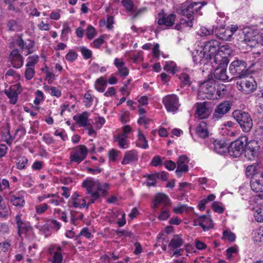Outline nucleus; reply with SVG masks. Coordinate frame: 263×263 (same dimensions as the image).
<instances>
[{
	"instance_id": "1",
	"label": "nucleus",
	"mask_w": 263,
	"mask_h": 263,
	"mask_svg": "<svg viewBox=\"0 0 263 263\" xmlns=\"http://www.w3.org/2000/svg\"><path fill=\"white\" fill-rule=\"evenodd\" d=\"M82 186L86 188V197L85 198H82L77 192H74L68 202L69 207L76 209H82L85 206L87 208L89 204L93 203L101 196H105L108 186L107 183L101 184L99 181L91 179L84 180Z\"/></svg>"
},
{
	"instance_id": "2",
	"label": "nucleus",
	"mask_w": 263,
	"mask_h": 263,
	"mask_svg": "<svg viewBox=\"0 0 263 263\" xmlns=\"http://www.w3.org/2000/svg\"><path fill=\"white\" fill-rule=\"evenodd\" d=\"M220 43L216 40H211L206 42L203 47L198 49L193 54V61L195 63L205 64L209 61H214V57L218 52Z\"/></svg>"
},
{
	"instance_id": "3",
	"label": "nucleus",
	"mask_w": 263,
	"mask_h": 263,
	"mask_svg": "<svg viewBox=\"0 0 263 263\" xmlns=\"http://www.w3.org/2000/svg\"><path fill=\"white\" fill-rule=\"evenodd\" d=\"M151 207L156 212H160V214H169L171 208L170 199L165 194L159 193L154 197Z\"/></svg>"
},
{
	"instance_id": "4",
	"label": "nucleus",
	"mask_w": 263,
	"mask_h": 263,
	"mask_svg": "<svg viewBox=\"0 0 263 263\" xmlns=\"http://www.w3.org/2000/svg\"><path fill=\"white\" fill-rule=\"evenodd\" d=\"M243 41L250 47H255L257 44L263 45V33H259L258 30L251 28L245 29Z\"/></svg>"
},
{
	"instance_id": "5",
	"label": "nucleus",
	"mask_w": 263,
	"mask_h": 263,
	"mask_svg": "<svg viewBox=\"0 0 263 263\" xmlns=\"http://www.w3.org/2000/svg\"><path fill=\"white\" fill-rule=\"evenodd\" d=\"M207 2L190 3L186 1L183 3L180 7V13L186 16L187 18L194 19V15Z\"/></svg>"
},
{
	"instance_id": "6",
	"label": "nucleus",
	"mask_w": 263,
	"mask_h": 263,
	"mask_svg": "<svg viewBox=\"0 0 263 263\" xmlns=\"http://www.w3.org/2000/svg\"><path fill=\"white\" fill-rule=\"evenodd\" d=\"M229 71L235 78L239 79L244 78L249 74L246 62L238 59L230 64Z\"/></svg>"
},
{
	"instance_id": "7",
	"label": "nucleus",
	"mask_w": 263,
	"mask_h": 263,
	"mask_svg": "<svg viewBox=\"0 0 263 263\" xmlns=\"http://www.w3.org/2000/svg\"><path fill=\"white\" fill-rule=\"evenodd\" d=\"M233 117L239 123L242 130L249 132L253 126V121L251 116L247 112L237 110L233 112Z\"/></svg>"
},
{
	"instance_id": "8",
	"label": "nucleus",
	"mask_w": 263,
	"mask_h": 263,
	"mask_svg": "<svg viewBox=\"0 0 263 263\" xmlns=\"http://www.w3.org/2000/svg\"><path fill=\"white\" fill-rule=\"evenodd\" d=\"M198 96L202 99H214V95L216 91V83L213 80H208L202 83H199Z\"/></svg>"
},
{
	"instance_id": "9",
	"label": "nucleus",
	"mask_w": 263,
	"mask_h": 263,
	"mask_svg": "<svg viewBox=\"0 0 263 263\" xmlns=\"http://www.w3.org/2000/svg\"><path fill=\"white\" fill-rule=\"evenodd\" d=\"M247 144V138L241 137L232 142L228 148L229 155L233 157H240L244 151Z\"/></svg>"
},
{
	"instance_id": "10",
	"label": "nucleus",
	"mask_w": 263,
	"mask_h": 263,
	"mask_svg": "<svg viewBox=\"0 0 263 263\" xmlns=\"http://www.w3.org/2000/svg\"><path fill=\"white\" fill-rule=\"evenodd\" d=\"M237 87L245 95L253 93L257 88V84L254 79L250 77L248 79H240L236 83Z\"/></svg>"
},
{
	"instance_id": "11",
	"label": "nucleus",
	"mask_w": 263,
	"mask_h": 263,
	"mask_svg": "<svg viewBox=\"0 0 263 263\" xmlns=\"http://www.w3.org/2000/svg\"><path fill=\"white\" fill-rule=\"evenodd\" d=\"M250 186L254 192L261 193L256 196L255 200H263V173H260L251 178Z\"/></svg>"
},
{
	"instance_id": "12",
	"label": "nucleus",
	"mask_w": 263,
	"mask_h": 263,
	"mask_svg": "<svg viewBox=\"0 0 263 263\" xmlns=\"http://www.w3.org/2000/svg\"><path fill=\"white\" fill-rule=\"evenodd\" d=\"M162 102L168 112L175 113L177 112L180 107L178 97L175 95H168L162 99Z\"/></svg>"
},
{
	"instance_id": "13",
	"label": "nucleus",
	"mask_w": 263,
	"mask_h": 263,
	"mask_svg": "<svg viewBox=\"0 0 263 263\" xmlns=\"http://www.w3.org/2000/svg\"><path fill=\"white\" fill-rule=\"evenodd\" d=\"M232 50L228 45H223L219 46L218 52L214 57V62L218 63L222 62L228 63V57L232 53Z\"/></svg>"
},
{
	"instance_id": "14",
	"label": "nucleus",
	"mask_w": 263,
	"mask_h": 263,
	"mask_svg": "<svg viewBox=\"0 0 263 263\" xmlns=\"http://www.w3.org/2000/svg\"><path fill=\"white\" fill-rule=\"evenodd\" d=\"M87 149L84 145H80L72 149L70 156V161L80 163L87 155Z\"/></svg>"
},
{
	"instance_id": "15",
	"label": "nucleus",
	"mask_w": 263,
	"mask_h": 263,
	"mask_svg": "<svg viewBox=\"0 0 263 263\" xmlns=\"http://www.w3.org/2000/svg\"><path fill=\"white\" fill-rule=\"evenodd\" d=\"M194 226H199L206 231L213 228L214 224L210 215H202L194 220Z\"/></svg>"
},
{
	"instance_id": "16",
	"label": "nucleus",
	"mask_w": 263,
	"mask_h": 263,
	"mask_svg": "<svg viewBox=\"0 0 263 263\" xmlns=\"http://www.w3.org/2000/svg\"><path fill=\"white\" fill-rule=\"evenodd\" d=\"M175 18L176 15L175 14H164V11L162 10V12L158 15L157 23L159 25H164L167 27H170L174 25Z\"/></svg>"
},
{
	"instance_id": "17",
	"label": "nucleus",
	"mask_w": 263,
	"mask_h": 263,
	"mask_svg": "<svg viewBox=\"0 0 263 263\" xmlns=\"http://www.w3.org/2000/svg\"><path fill=\"white\" fill-rule=\"evenodd\" d=\"M231 108V104L229 101H224L219 104L215 108L213 115L215 121L218 120L222 118Z\"/></svg>"
},
{
	"instance_id": "18",
	"label": "nucleus",
	"mask_w": 263,
	"mask_h": 263,
	"mask_svg": "<svg viewBox=\"0 0 263 263\" xmlns=\"http://www.w3.org/2000/svg\"><path fill=\"white\" fill-rule=\"evenodd\" d=\"M218 66L215 69L213 73L215 79L224 81L228 80L229 77L227 74V67L228 63L218 62Z\"/></svg>"
},
{
	"instance_id": "19",
	"label": "nucleus",
	"mask_w": 263,
	"mask_h": 263,
	"mask_svg": "<svg viewBox=\"0 0 263 263\" xmlns=\"http://www.w3.org/2000/svg\"><path fill=\"white\" fill-rule=\"evenodd\" d=\"M189 162V158L185 155L180 156L177 162L176 175L178 177H181L182 173H186L189 171L187 164Z\"/></svg>"
},
{
	"instance_id": "20",
	"label": "nucleus",
	"mask_w": 263,
	"mask_h": 263,
	"mask_svg": "<svg viewBox=\"0 0 263 263\" xmlns=\"http://www.w3.org/2000/svg\"><path fill=\"white\" fill-rule=\"evenodd\" d=\"M9 58L13 67L20 68L23 66L24 60L18 50H13L10 53Z\"/></svg>"
},
{
	"instance_id": "21",
	"label": "nucleus",
	"mask_w": 263,
	"mask_h": 263,
	"mask_svg": "<svg viewBox=\"0 0 263 263\" xmlns=\"http://www.w3.org/2000/svg\"><path fill=\"white\" fill-rule=\"evenodd\" d=\"M215 34L219 39L225 41L229 40L233 35L232 31L224 27L215 26Z\"/></svg>"
},
{
	"instance_id": "22",
	"label": "nucleus",
	"mask_w": 263,
	"mask_h": 263,
	"mask_svg": "<svg viewBox=\"0 0 263 263\" xmlns=\"http://www.w3.org/2000/svg\"><path fill=\"white\" fill-rule=\"evenodd\" d=\"M16 44L22 50H27L26 55L32 53L34 51V42L28 40L25 42L21 36H19L16 40Z\"/></svg>"
},
{
	"instance_id": "23",
	"label": "nucleus",
	"mask_w": 263,
	"mask_h": 263,
	"mask_svg": "<svg viewBox=\"0 0 263 263\" xmlns=\"http://www.w3.org/2000/svg\"><path fill=\"white\" fill-rule=\"evenodd\" d=\"M196 110L195 112L196 117L201 119L208 118L210 115V111L206 106L205 102L197 103L196 104Z\"/></svg>"
},
{
	"instance_id": "24",
	"label": "nucleus",
	"mask_w": 263,
	"mask_h": 263,
	"mask_svg": "<svg viewBox=\"0 0 263 263\" xmlns=\"http://www.w3.org/2000/svg\"><path fill=\"white\" fill-rule=\"evenodd\" d=\"M138 160V152L135 150L126 151L124 154L121 163L123 165L137 162Z\"/></svg>"
},
{
	"instance_id": "25",
	"label": "nucleus",
	"mask_w": 263,
	"mask_h": 263,
	"mask_svg": "<svg viewBox=\"0 0 263 263\" xmlns=\"http://www.w3.org/2000/svg\"><path fill=\"white\" fill-rule=\"evenodd\" d=\"M24 192L21 191L10 196V201L16 207H22L25 203Z\"/></svg>"
},
{
	"instance_id": "26",
	"label": "nucleus",
	"mask_w": 263,
	"mask_h": 263,
	"mask_svg": "<svg viewBox=\"0 0 263 263\" xmlns=\"http://www.w3.org/2000/svg\"><path fill=\"white\" fill-rule=\"evenodd\" d=\"M114 64L118 69L117 71V74L121 77H126L128 74V70L125 66V63L121 60L116 58L114 60Z\"/></svg>"
},
{
	"instance_id": "27",
	"label": "nucleus",
	"mask_w": 263,
	"mask_h": 263,
	"mask_svg": "<svg viewBox=\"0 0 263 263\" xmlns=\"http://www.w3.org/2000/svg\"><path fill=\"white\" fill-rule=\"evenodd\" d=\"M89 115L88 112L85 111L81 114L74 116L73 119L80 127H86L87 125L89 123L88 119Z\"/></svg>"
},
{
	"instance_id": "28",
	"label": "nucleus",
	"mask_w": 263,
	"mask_h": 263,
	"mask_svg": "<svg viewBox=\"0 0 263 263\" xmlns=\"http://www.w3.org/2000/svg\"><path fill=\"white\" fill-rule=\"evenodd\" d=\"M212 148L219 154H223L228 151V144L222 140H216L213 143Z\"/></svg>"
},
{
	"instance_id": "29",
	"label": "nucleus",
	"mask_w": 263,
	"mask_h": 263,
	"mask_svg": "<svg viewBox=\"0 0 263 263\" xmlns=\"http://www.w3.org/2000/svg\"><path fill=\"white\" fill-rule=\"evenodd\" d=\"M56 248L54 246H51L48 250L49 253L53 254L52 263H61L63 260V256L61 254V247H58L57 249L58 251H55Z\"/></svg>"
},
{
	"instance_id": "30",
	"label": "nucleus",
	"mask_w": 263,
	"mask_h": 263,
	"mask_svg": "<svg viewBox=\"0 0 263 263\" xmlns=\"http://www.w3.org/2000/svg\"><path fill=\"white\" fill-rule=\"evenodd\" d=\"M16 223L18 229V234L20 237L22 236V234L26 233L30 229V227L28 224L24 223L20 218V215L16 216Z\"/></svg>"
},
{
	"instance_id": "31",
	"label": "nucleus",
	"mask_w": 263,
	"mask_h": 263,
	"mask_svg": "<svg viewBox=\"0 0 263 263\" xmlns=\"http://www.w3.org/2000/svg\"><path fill=\"white\" fill-rule=\"evenodd\" d=\"M198 136L202 138H205L208 136V132L206 122H201L197 126L196 130Z\"/></svg>"
},
{
	"instance_id": "32",
	"label": "nucleus",
	"mask_w": 263,
	"mask_h": 263,
	"mask_svg": "<svg viewBox=\"0 0 263 263\" xmlns=\"http://www.w3.org/2000/svg\"><path fill=\"white\" fill-rule=\"evenodd\" d=\"M184 241L181 237V236L179 235H175L171 239L170 243L168 244V247L171 249H177L181 247Z\"/></svg>"
},
{
	"instance_id": "33",
	"label": "nucleus",
	"mask_w": 263,
	"mask_h": 263,
	"mask_svg": "<svg viewBox=\"0 0 263 263\" xmlns=\"http://www.w3.org/2000/svg\"><path fill=\"white\" fill-rule=\"evenodd\" d=\"M187 19L188 20H186L183 18H181L179 24H177L175 26V28L176 30L182 31L186 27H192L193 26V20L194 19Z\"/></svg>"
},
{
	"instance_id": "34",
	"label": "nucleus",
	"mask_w": 263,
	"mask_h": 263,
	"mask_svg": "<svg viewBox=\"0 0 263 263\" xmlns=\"http://www.w3.org/2000/svg\"><path fill=\"white\" fill-rule=\"evenodd\" d=\"M258 168L259 166L257 163H253L252 165H249L246 170V176L252 178L255 176L258 175L261 173L258 172Z\"/></svg>"
},
{
	"instance_id": "35",
	"label": "nucleus",
	"mask_w": 263,
	"mask_h": 263,
	"mask_svg": "<svg viewBox=\"0 0 263 263\" xmlns=\"http://www.w3.org/2000/svg\"><path fill=\"white\" fill-rule=\"evenodd\" d=\"M127 138V136L119 134L115 137V140L118 143L120 147L124 149L128 147Z\"/></svg>"
},
{
	"instance_id": "36",
	"label": "nucleus",
	"mask_w": 263,
	"mask_h": 263,
	"mask_svg": "<svg viewBox=\"0 0 263 263\" xmlns=\"http://www.w3.org/2000/svg\"><path fill=\"white\" fill-rule=\"evenodd\" d=\"M7 26L11 31H21L23 29L22 24L16 20H9L7 23Z\"/></svg>"
},
{
	"instance_id": "37",
	"label": "nucleus",
	"mask_w": 263,
	"mask_h": 263,
	"mask_svg": "<svg viewBox=\"0 0 263 263\" xmlns=\"http://www.w3.org/2000/svg\"><path fill=\"white\" fill-rule=\"evenodd\" d=\"M173 212L175 213H192L193 209L191 207H188L185 205L182 204L174 207L173 209Z\"/></svg>"
},
{
	"instance_id": "38",
	"label": "nucleus",
	"mask_w": 263,
	"mask_h": 263,
	"mask_svg": "<svg viewBox=\"0 0 263 263\" xmlns=\"http://www.w3.org/2000/svg\"><path fill=\"white\" fill-rule=\"evenodd\" d=\"M76 215H70V221L73 224L76 225L77 221L79 219L82 220L84 223L87 225H90L91 224V218H88L87 220H85L84 215H80V216L77 217Z\"/></svg>"
},
{
	"instance_id": "39",
	"label": "nucleus",
	"mask_w": 263,
	"mask_h": 263,
	"mask_svg": "<svg viewBox=\"0 0 263 263\" xmlns=\"http://www.w3.org/2000/svg\"><path fill=\"white\" fill-rule=\"evenodd\" d=\"M212 208L214 212L219 214L223 213L225 210L224 205L218 201H214L212 204Z\"/></svg>"
},
{
	"instance_id": "40",
	"label": "nucleus",
	"mask_w": 263,
	"mask_h": 263,
	"mask_svg": "<svg viewBox=\"0 0 263 263\" xmlns=\"http://www.w3.org/2000/svg\"><path fill=\"white\" fill-rule=\"evenodd\" d=\"M4 92L10 99V102L11 104H16L18 98V95H17V93L13 92L12 91H10V90L9 89H5Z\"/></svg>"
},
{
	"instance_id": "41",
	"label": "nucleus",
	"mask_w": 263,
	"mask_h": 263,
	"mask_svg": "<svg viewBox=\"0 0 263 263\" xmlns=\"http://www.w3.org/2000/svg\"><path fill=\"white\" fill-rule=\"evenodd\" d=\"M253 239L256 243L263 242V230L259 229L254 231Z\"/></svg>"
},
{
	"instance_id": "42",
	"label": "nucleus",
	"mask_w": 263,
	"mask_h": 263,
	"mask_svg": "<svg viewBox=\"0 0 263 263\" xmlns=\"http://www.w3.org/2000/svg\"><path fill=\"white\" fill-rule=\"evenodd\" d=\"M177 68L176 64L173 61L166 62L164 67L165 71H170L173 73H175L177 71Z\"/></svg>"
},
{
	"instance_id": "43",
	"label": "nucleus",
	"mask_w": 263,
	"mask_h": 263,
	"mask_svg": "<svg viewBox=\"0 0 263 263\" xmlns=\"http://www.w3.org/2000/svg\"><path fill=\"white\" fill-rule=\"evenodd\" d=\"M78 50L81 52L83 58L85 60L90 59L92 56L91 51L84 46L80 47Z\"/></svg>"
},
{
	"instance_id": "44",
	"label": "nucleus",
	"mask_w": 263,
	"mask_h": 263,
	"mask_svg": "<svg viewBox=\"0 0 263 263\" xmlns=\"http://www.w3.org/2000/svg\"><path fill=\"white\" fill-rule=\"evenodd\" d=\"M218 17L216 20V22L217 24L216 26H218V28L219 27H224L225 26V22L226 20V17L224 16V14L222 13H217Z\"/></svg>"
},
{
	"instance_id": "45",
	"label": "nucleus",
	"mask_w": 263,
	"mask_h": 263,
	"mask_svg": "<svg viewBox=\"0 0 263 263\" xmlns=\"http://www.w3.org/2000/svg\"><path fill=\"white\" fill-rule=\"evenodd\" d=\"M28 62L26 64V67H31L34 68L35 65L39 61V56L37 55H33L29 57L27 59Z\"/></svg>"
},
{
	"instance_id": "46",
	"label": "nucleus",
	"mask_w": 263,
	"mask_h": 263,
	"mask_svg": "<svg viewBox=\"0 0 263 263\" xmlns=\"http://www.w3.org/2000/svg\"><path fill=\"white\" fill-rule=\"evenodd\" d=\"M181 83L184 85H189L191 84L189 74L186 72H182L179 77Z\"/></svg>"
},
{
	"instance_id": "47",
	"label": "nucleus",
	"mask_w": 263,
	"mask_h": 263,
	"mask_svg": "<svg viewBox=\"0 0 263 263\" xmlns=\"http://www.w3.org/2000/svg\"><path fill=\"white\" fill-rule=\"evenodd\" d=\"M215 26H213V29L208 28L206 27H202L200 30V34L201 36H207L211 34L215 33Z\"/></svg>"
},
{
	"instance_id": "48",
	"label": "nucleus",
	"mask_w": 263,
	"mask_h": 263,
	"mask_svg": "<svg viewBox=\"0 0 263 263\" xmlns=\"http://www.w3.org/2000/svg\"><path fill=\"white\" fill-rule=\"evenodd\" d=\"M250 208L252 210V212L257 214H263V206L261 204V203L258 204L256 202L254 204L251 205Z\"/></svg>"
},
{
	"instance_id": "49",
	"label": "nucleus",
	"mask_w": 263,
	"mask_h": 263,
	"mask_svg": "<svg viewBox=\"0 0 263 263\" xmlns=\"http://www.w3.org/2000/svg\"><path fill=\"white\" fill-rule=\"evenodd\" d=\"M223 239H228L230 242H233L236 239L235 235L229 230L224 231L223 232Z\"/></svg>"
},
{
	"instance_id": "50",
	"label": "nucleus",
	"mask_w": 263,
	"mask_h": 263,
	"mask_svg": "<svg viewBox=\"0 0 263 263\" xmlns=\"http://www.w3.org/2000/svg\"><path fill=\"white\" fill-rule=\"evenodd\" d=\"M158 179V175L156 173L148 175L147 176V180L146 185L148 186H154L155 185L156 180Z\"/></svg>"
},
{
	"instance_id": "51",
	"label": "nucleus",
	"mask_w": 263,
	"mask_h": 263,
	"mask_svg": "<svg viewBox=\"0 0 263 263\" xmlns=\"http://www.w3.org/2000/svg\"><path fill=\"white\" fill-rule=\"evenodd\" d=\"M28 162V159L25 157H19L16 163L17 168L19 170L24 169Z\"/></svg>"
},
{
	"instance_id": "52",
	"label": "nucleus",
	"mask_w": 263,
	"mask_h": 263,
	"mask_svg": "<svg viewBox=\"0 0 263 263\" xmlns=\"http://www.w3.org/2000/svg\"><path fill=\"white\" fill-rule=\"evenodd\" d=\"M121 3L127 12L133 11L134 4L132 0H122Z\"/></svg>"
},
{
	"instance_id": "53",
	"label": "nucleus",
	"mask_w": 263,
	"mask_h": 263,
	"mask_svg": "<svg viewBox=\"0 0 263 263\" xmlns=\"http://www.w3.org/2000/svg\"><path fill=\"white\" fill-rule=\"evenodd\" d=\"M34 73V68L27 67L25 72V77L27 80H30L33 78Z\"/></svg>"
},
{
	"instance_id": "54",
	"label": "nucleus",
	"mask_w": 263,
	"mask_h": 263,
	"mask_svg": "<svg viewBox=\"0 0 263 263\" xmlns=\"http://www.w3.org/2000/svg\"><path fill=\"white\" fill-rule=\"evenodd\" d=\"M47 197L49 199L47 203L54 205H58L59 204V197L57 195L55 194H48Z\"/></svg>"
},
{
	"instance_id": "55",
	"label": "nucleus",
	"mask_w": 263,
	"mask_h": 263,
	"mask_svg": "<svg viewBox=\"0 0 263 263\" xmlns=\"http://www.w3.org/2000/svg\"><path fill=\"white\" fill-rule=\"evenodd\" d=\"M84 236L87 239H90L93 237V235L91 233L88 228H83L79 234V236Z\"/></svg>"
},
{
	"instance_id": "56",
	"label": "nucleus",
	"mask_w": 263,
	"mask_h": 263,
	"mask_svg": "<svg viewBox=\"0 0 263 263\" xmlns=\"http://www.w3.org/2000/svg\"><path fill=\"white\" fill-rule=\"evenodd\" d=\"M85 103L86 107H89L91 106L93 101V98L89 93L87 92L84 95Z\"/></svg>"
},
{
	"instance_id": "57",
	"label": "nucleus",
	"mask_w": 263,
	"mask_h": 263,
	"mask_svg": "<svg viewBox=\"0 0 263 263\" xmlns=\"http://www.w3.org/2000/svg\"><path fill=\"white\" fill-rule=\"evenodd\" d=\"M116 234L119 236L128 237L129 238L134 237V234L131 232L124 230H118L116 231Z\"/></svg>"
},
{
	"instance_id": "58",
	"label": "nucleus",
	"mask_w": 263,
	"mask_h": 263,
	"mask_svg": "<svg viewBox=\"0 0 263 263\" xmlns=\"http://www.w3.org/2000/svg\"><path fill=\"white\" fill-rule=\"evenodd\" d=\"M43 93L41 90H37L35 92V98L34 100V103L35 105H39L43 100Z\"/></svg>"
},
{
	"instance_id": "59",
	"label": "nucleus",
	"mask_w": 263,
	"mask_h": 263,
	"mask_svg": "<svg viewBox=\"0 0 263 263\" xmlns=\"http://www.w3.org/2000/svg\"><path fill=\"white\" fill-rule=\"evenodd\" d=\"M78 57V54L74 51H70L65 55V59L69 62H73Z\"/></svg>"
},
{
	"instance_id": "60",
	"label": "nucleus",
	"mask_w": 263,
	"mask_h": 263,
	"mask_svg": "<svg viewBox=\"0 0 263 263\" xmlns=\"http://www.w3.org/2000/svg\"><path fill=\"white\" fill-rule=\"evenodd\" d=\"M96 35L95 29L92 26H89L86 30V35L88 39H93Z\"/></svg>"
},
{
	"instance_id": "61",
	"label": "nucleus",
	"mask_w": 263,
	"mask_h": 263,
	"mask_svg": "<svg viewBox=\"0 0 263 263\" xmlns=\"http://www.w3.org/2000/svg\"><path fill=\"white\" fill-rule=\"evenodd\" d=\"M165 167L169 171H173L176 167V164L172 160H168L163 163Z\"/></svg>"
},
{
	"instance_id": "62",
	"label": "nucleus",
	"mask_w": 263,
	"mask_h": 263,
	"mask_svg": "<svg viewBox=\"0 0 263 263\" xmlns=\"http://www.w3.org/2000/svg\"><path fill=\"white\" fill-rule=\"evenodd\" d=\"M2 139L4 141H5L8 144H10L11 141L13 140L9 131L3 133L2 135Z\"/></svg>"
},
{
	"instance_id": "63",
	"label": "nucleus",
	"mask_w": 263,
	"mask_h": 263,
	"mask_svg": "<svg viewBox=\"0 0 263 263\" xmlns=\"http://www.w3.org/2000/svg\"><path fill=\"white\" fill-rule=\"evenodd\" d=\"M9 89L13 92L17 93V95H18L22 91L21 85L20 83L15 84L12 85Z\"/></svg>"
},
{
	"instance_id": "64",
	"label": "nucleus",
	"mask_w": 263,
	"mask_h": 263,
	"mask_svg": "<svg viewBox=\"0 0 263 263\" xmlns=\"http://www.w3.org/2000/svg\"><path fill=\"white\" fill-rule=\"evenodd\" d=\"M257 138L260 141H263V126H259L256 129Z\"/></svg>"
}]
</instances>
